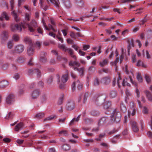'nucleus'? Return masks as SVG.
Wrapping results in <instances>:
<instances>
[{
  "mask_svg": "<svg viewBox=\"0 0 152 152\" xmlns=\"http://www.w3.org/2000/svg\"><path fill=\"white\" fill-rule=\"evenodd\" d=\"M26 26H27L28 30L31 32H34L36 31V28L38 26L37 22L35 20H33L29 24L25 23L24 24L21 23L19 25L12 24L11 25V28L12 31H15L17 30L20 31L22 28H25Z\"/></svg>",
  "mask_w": 152,
  "mask_h": 152,
  "instance_id": "obj_1",
  "label": "nucleus"
},
{
  "mask_svg": "<svg viewBox=\"0 0 152 152\" xmlns=\"http://www.w3.org/2000/svg\"><path fill=\"white\" fill-rule=\"evenodd\" d=\"M111 111L112 113L111 116V120L113 122H119L121 117L120 113L116 109L111 110Z\"/></svg>",
  "mask_w": 152,
  "mask_h": 152,
  "instance_id": "obj_2",
  "label": "nucleus"
},
{
  "mask_svg": "<svg viewBox=\"0 0 152 152\" xmlns=\"http://www.w3.org/2000/svg\"><path fill=\"white\" fill-rule=\"evenodd\" d=\"M75 107V103L72 100H69L68 101L65 106L66 109L68 111L73 110Z\"/></svg>",
  "mask_w": 152,
  "mask_h": 152,
  "instance_id": "obj_3",
  "label": "nucleus"
},
{
  "mask_svg": "<svg viewBox=\"0 0 152 152\" xmlns=\"http://www.w3.org/2000/svg\"><path fill=\"white\" fill-rule=\"evenodd\" d=\"M25 49L24 46L22 44H20L16 45L14 47V52L20 54L22 53Z\"/></svg>",
  "mask_w": 152,
  "mask_h": 152,
  "instance_id": "obj_4",
  "label": "nucleus"
},
{
  "mask_svg": "<svg viewBox=\"0 0 152 152\" xmlns=\"http://www.w3.org/2000/svg\"><path fill=\"white\" fill-rule=\"evenodd\" d=\"M130 109L128 111V116L129 117L130 114H131L132 116H134L136 111V108L135 106V104L134 102H131L130 104Z\"/></svg>",
  "mask_w": 152,
  "mask_h": 152,
  "instance_id": "obj_5",
  "label": "nucleus"
},
{
  "mask_svg": "<svg viewBox=\"0 0 152 152\" xmlns=\"http://www.w3.org/2000/svg\"><path fill=\"white\" fill-rule=\"evenodd\" d=\"M127 80H130V82L132 83L133 84H134L135 86H137V83L135 82H134L132 78V77L130 75L129 77H127V78H126V80L124 79L123 80V82L122 83V85L123 86H129L130 85L128 83L127 81Z\"/></svg>",
  "mask_w": 152,
  "mask_h": 152,
  "instance_id": "obj_6",
  "label": "nucleus"
},
{
  "mask_svg": "<svg viewBox=\"0 0 152 152\" xmlns=\"http://www.w3.org/2000/svg\"><path fill=\"white\" fill-rule=\"evenodd\" d=\"M15 101V96L13 94H9L6 98V101L7 104H12Z\"/></svg>",
  "mask_w": 152,
  "mask_h": 152,
  "instance_id": "obj_7",
  "label": "nucleus"
},
{
  "mask_svg": "<svg viewBox=\"0 0 152 152\" xmlns=\"http://www.w3.org/2000/svg\"><path fill=\"white\" fill-rule=\"evenodd\" d=\"M130 124L133 131L135 132H137L139 129L137 122L132 120L130 121Z\"/></svg>",
  "mask_w": 152,
  "mask_h": 152,
  "instance_id": "obj_8",
  "label": "nucleus"
},
{
  "mask_svg": "<svg viewBox=\"0 0 152 152\" xmlns=\"http://www.w3.org/2000/svg\"><path fill=\"white\" fill-rule=\"evenodd\" d=\"M46 52L42 51L41 53L39 58L40 61L43 63H45L47 61V58L45 56L47 55Z\"/></svg>",
  "mask_w": 152,
  "mask_h": 152,
  "instance_id": "obj_9",
  "label": "nucleus"
},
{
  "mask_svg": "<svg viewBox=\"0 0 152 152\" xmlns=\"http://www.w3.org/2000/svg\"><path fill=\"white\" fill-rule=\"evenodd\" d=\"M40 94V91L39 89H35L32 92L31 95V98L35 99L37 98Z\"/></svg>",
  "mask_w": 152,
  "mask_h": 152,
  "instance_id": "obj_10",
  "label": "nucleus"
},
{
  "mask_svg": "<svg viewBox=\"0 0 152 152\" xmlns=\"http://www.w3.org/2000/svg\"><path fill=\"white\" fill-rule=\"evenodd\" d=\"M34 48L33 46L29 45L27 48V53L29 56H32L34 52Z\"/></svg>",
  "mask_w": 152,
  "mask_h": 152,
  "instance_id": "obj_11",
  "label": "nucleus"
},
{
  "mask_svg": "<svg viewBox=\"0 0 152 152\" xmlns=\"http://www.w3.org/2000/svg\"><path fill=\"white\" fill-rule=\"evenodd\" d=\"M88 93H85L84 95L82 96V95L79 96L78 99V102H81L82 98H83V104H85L86 103L88 97Z\"/></svg>",
  "mask_w": 152,
  "mask_h": 152,
  "instance_id": "obj_12",
  "label": "nucleus"
},
{
  "mask_svg": "<svg viewBox=\"0 0 152 152\" xmlns=\"http://www.w3.org/2000/svg\"><path fill=\"white\" fill-rule=\"evenodd\" d=\"M111 79L109 76L105 77L101 80V82L104 85H108L110 83Z\"/></svg>",
  "mask_w": 152,
  "mask_h": 152,
  "instance_id": "obj_13",
  "label": "nucleus"
},
{
  "mask_svg": "<svg viewBox=\"0 0 152 152\" xmlns=\"http://www.w3.org/2000/svg\"><path fill=\"white\" fill-rule=\"evenodd\" d=\"M107 118L105 117H103L99 120L98 124L99 126H102L104 125L107 122Z\"/></svg>",
  "mask_w": 152,
  "mask_h": 152,
  "instance_id": "obj_14",
  "label": "nucleus"
},
{
  "mask_svg": "<svg viewBox=\"0 0 152 152\" xmlns=\"http://www.w3.org/2000/svg\"><path fill=\"white\" fill-rule=\"evenodd\" d=\"M56 78L57 79V83L59 84V87L60 88L63 89L65 86L64 83H65L62 82L61 81H60V77L59 75L57 74L56 75Z\"/></svg>",
  "mask_w": 152,
  "mask_h": 152,
  "instance_id": "obj_15",
  "label": "nucleus"
},
{
  "mask_svg": "<svg viewBox=\"0 0 152 152\" xmlns=\"http://www.w3.org/2000/svg\"><path fill=\"white\" fill-rule=\"evenodd\" d=\"M24 124L23 123H19L15 126V130L16 131H18L19 130L23 129L24 128Z\"/></svg>",
  "mask_w": 152,
  "mask_h": 152,
  "instance_id": "obj_16",
  "label": "nucleus"
},
{
  "mask_svg": "<svg viewBox=\"0 0 152 152\" xmlns=\"http://www.w3.org/2000/svg\"><path fill=\"white\" fill-rule=\"evenodd\" d=\"M128 45L127 47V51L128 54L129 55V51L131 48V47H134V44L133 40L132 39L131 40H129L128 41Z\"/></svg>",
  "mask_w": 152,
  "mask_h": 152,
  "instance_id": "obj_17",
  "label": "nucleus"
},
{
  "mask_svg": "<svg viewBox=\"0 0 152 152\" xmlns=\"http://www.w3.org/2000/svg\"><path fill=\"white\" fill-rule=\"evenodd\" d=\"M72 58H73L74 60H77V58L76 56L74 55L73 50L70 48H68L66 50V51Z\"/></svg>",
  "mask_w": 152,
  "mask_h": 152,
  "instance_id": "obj_18",
  "label": "nucleus"
},
{
  "mask_svg": "<svg viewBox=\"0 0 152 152\" xmlns=\"http://www.w3.org/2000/svg\"><path fill=\"white\" fill-rule=\"evenodd\" d=\"M8 85V82L6 80H3L0 82V88H4Z\"/></svg>",
  "mask_w": 152,
  "mask_h": 152,
  "instance_id": "obj_19",
  "label": "nucleus"
},
{
  "mask_svg": "<svg viewBox=\"0 0 152 152\" xmlns=\"http://www.w3.org/2000/svg\"><path fill=\"white\" fill-rule=\"evenodd\" d=\"M69 75L68 72L64 75H63L62 76L61 81L62 82L66 83L68 80Z\"/></svg>",
  "mask_w": 152,
  "mask_h": 152,
  "instance_id": "obj_20",
  "label": "nucleus"
},
{
  "mask_svg": "<svg viewBox=\"0 0 152 152\" xmlns=\"http://www.w3.org/2000/svg\"><path fill=\"white\" fill-rule=\"evenodd\" d=\"M50 2L57 8H59L60 6V2L59 0H49ZM48 1V0H47Z\"/></svg>",
  "mask_w": 152,
  "mask_h": 152,
  "instance_id": "obj_21",
  "label": "nucleus"
},
{
  "mask_svg": "<svg viewBox=\"0 0 152 152\" xmlns=\"http://www.w3.org/2000/svg\"><path fill=\"white\" fill-rule=\"evenodd\" d=\"M25 61V58L23 56L18 57L16 59V62L18 63L22 64Z\"/></svg>",
  "mask_w": 152,
  "mask_h": 152,
  "instance_id": "obj_22",
  "label": "nucleus"
},
{
  "mask_svg": "<svg viewBox=\"0 0 152 152\" xmlns=\"http://www.w3.org/2000/svg\"><path fill=\"white\" fill-rule=\"evenodd\" d=\"M111 103L109 101H106L104 102V108L105 109H108L109 110H111V109L110 108V107L111 105Z\"/></svg>",
  "mask_w": 152,
  "mask_h": 152,
  "instance_id": "obj_23",
  "label": "nucleus"
},
{
  "mask_svg": "<svg viewBox=\"0 0 152 152\" xmlns=\"http://www.w3.org/2000/svg\"><path fill=\"white\" fill-rule=\"evenodd\" d=\"M75 61H71L69 63V65L70 66H72L74 65L75 66L77 67H79L80 66V64L78 62L76 61V60H75Z\"/></svg>",
  "mask_w": 152,
  "mask_h": 152,
  "instance_id": "obj_24",
  "label": "nucleus"
},
{
  "mask_svg": "<svg viewBox=\"0 0 152 152\" xmlns=\"http://www.w3.org/2000/svg\"><path fill=\"white\" fill-rule=\"evenodd\" d=\"M48 98V95L46 94L42 95L41 98V101L42 103H44L47 102Z\"/></svg>",
  "mask_w": 152,
  "mask_h": 152,
  "instance_id": "obj_25",
  "label": "nucleus"
},
{
  "mask_svg": "<svg viewBox=\"0 0 152 152\" xmlns=\"http://www.w3.org/2000/svg\"><path fill=\"white\" fill-rule=\"evenodd\" d=\"M4 18H5V20H7L9 19V17L8 16L7 13L5 12H4L2 14L1 16L0 17V20H3Z\"/></svg>",
  "mask_w": 152,
  "mask_h": 152,
  "instance_id": "obj_26",
  "label": "nucleus"
},
{
  "mask_svg": "<svg viewBox=\"0 0 152 152\" xmlns=\"http://www.w3.org/2000/svg\"><path fill=\"white\" fill-rule=\"evenodd\" d=\"M145 93L148 100L152 102V94L149 91L146 90L145 91Z\"/></svg>",
  "mask_w": 152,
  "mask_h": 152,
  "instance_id": "obj_27",
  "label": "nucleus"
},
{
  "mask_svg": "<svg viewBox=\"0 0 152 152\" xmlns=\"http://www.w3.org/2000/svg\"><path fill=\"white\" fill-rule=\"evenodd\" d=\"M108 63V60L107 59H105L103 60L102 61L100 62L99 65L101 67H103L104 66L107 65Z\"/></svg>",
  "mask_w": 152,
  "mask_h": 152,
  "instance_id": "obj_28",
  "label": "nucleus"
},
{
  "mask_svg": "<svg viewBox=\"0 0 152 152\" xmlns=\"http://www.w3.org/2000/svg\"><path fill=\"white\" fill-rule=\"evenodd\" d=\"M80 116L81 115H80L78 116L77 118H73L69 123V125H72L74 124L75 121H78L80 119Z\"/></svg>",
  "mask_w": 152,
  "mask_h": 152,
  "instance_id": "obj_29",
  "label": "nucleus"
},
{
  "mask_svg": "<svg viewBox=\"0 0 152 152\" xmlns=\"http://www.w3.org/2000/svg\"><path fill=\"white\" fill-rule=\"evenodd\" d=\"M53 77L52 76H49L46 80V84L47 86L51 84L53 80Z\"/></svg>",
  "mask_w": 152,
  "mask_h": 152,
  "instance_id": "obj_30",
  "label": "nucleus"
},
{
  "mask_svg": "<svg viewBox=\"0 0 152 152\" xmlns=\"http://www.w3.org/2000/svg\"><path fill=\"white\" fill-rule=\"evenodd\" d=\"M62 149L65 151H67L70 149V146L68 144H65L62 145Z\"/></svg>",
  "mask_w": 152,
  "mask_h": 152,
  "instance_id": "obj_31",
  "label": "nucleus"
},
{
  "mask_svg": "<svg viewBox=\"0 0 152 152\" xmlns=\"http://www.w3.org/2000/svg\"><path fill=\"white\" fill-rule=\"evenodd\" d=\"M24 41L26 43L29 45H32V40L31 39L28 37H26L24 38Z\"/></svg>",
  "mask_w": 152,
  "mask_h": 152,
  "instance_id": "obj_32",
  "label": "nucleus"
},
{
  "mask_svg": "<svg viewBox=\"0 0 152 152\" xmlns=\"http://www.w3.org/2000/svg\"><path fill=\"white\" fill-rule=\"evenodd\" d=\"M117 94V93L116 91L112 90L110 91L109 94V96L110 98H114L116 96Z\"/></svg>",
  "mask_w": 152,
  "mask_h": 152,
  "instance_id": "obj_33",
  "label": "nucleus"
},
{
  "mask_svg": "<svg viewBox=\"0 0 152 152\" xmlns=\"http://www.w3.org/2000/svg\"><path fill=\"white\" fill-rule=\"evenodd\" d=\"M76 3L80 7H83L84 4L83 0H75Z\"/></svg>",
  "mask_w": 152,
  "mask_h": 152,
  "instance_id": "obj_34",
  "label": "nucleus"
},
{
  "mask_svg": "<svg viewBox=\"0 0 152 152\" xmlns=\"http://www.w3.org/2000/svg\"><path fill=\"white\" fill-rule=\"evenodd\" d=\"M45 114L43 113H39L35 116V118L38 119H41L44 117Z\"/></svg>",
  "mask_w": 152,
  "mask_h": 152,
  "instance_id": "obj_35",
  "label": "nucleus"
},
{
  "mask_svg": "<svg viewBox=\"0 0 152 152\" xmlns=\"http://www.w3.org/2000/svg\"><path fill=\"white\" fill-rule=\"evenodd\" d=\"M63 3L64 4L65 6L67 8H69L71 6L70 0H65L63 1Z\"/></svg>",
  "mask_w": 152,
  "mask_h": 152,
  "instance_id": "obj_36",
  "label": "nucleus"
},
{
  "mask_svg": "<svg viewBox=\"0 0 152 152\" xmlns=\"http://www.w3.org/2000/svg\"><path fill=\"white\" fill-rule=\"evenodd\" d=\"M34 72L37 74V76L38 77H39L41 76V72L38 69H34Z\"/></svg>",
  "mask_w": 152,
  "mask_h": 152,
  "instance_id": "obj_37",
  "label": "nucleus"
},
{
  "mask_svg": "<svg viewBox=\"0 0 152 152\" xmlns=\"http://www.w3.org/2000/svg\"><path fill=\"white\" fill-rule=\"evenodd\" d=\"M76 84L77 86V88L79 90L81 89L83 87V84L80 83L79 80L76 81Z\"/></svg>",
  "mask_w": 152,
  "mask_h": 152,
  "instance_id": "obj_38",
  "label": "nucleus"
},
{
  "mask_svg": "<svg viewBox=\"0 0 152 152\" xmlns=\"http://www.w3.org/2000/svg\"><path fill=\"white\" fill-rule=\"evenodd\" d=\"M39 4H40L41 8H43L46 5L45 0H39Z\"/></svg>",
  "mask_w": 152,
  "mask_h": 152,
  "instance_id": "obj_39",
  "label": "nucleus"
},
{
  "mask_svg": "<svg viewBox=\"0 0 152 152\" xmlns=\"http://www.w3.org/2000/svg\"><path fill=\"white\" fill-rule=\"evenodd\" d=\"M119 60V58H116L115 60L113 62H111L110 63V64L112 66L114 65L116 68V70H117V66H116V64L118 62Z\"/></svg>",
  "mask_w": 152,
  "mask_h": 152,
  "instance_id": "obj_40",
  "label": "nucleus"
},
{
  "mask_svg": "<svg viewBox=\"0 0 152 152\" xmlns=\"http://www.w3.org/2000/svg\"><path fill=\"white\" fill-rule=\"evenodd\" d=\"M136 65L137 66H142L143 67H146V65H145L143 64V62L140 60H139L136 64Z\"/></svg>",
  "mask_w": 152,
  "mask_h": 152,
  "instance_id": "obj_41",
  "label": "nucleus"
},
{
  "mask_svg": "<svg viewBox=\"0 0 152 152\" xmlns=\"http://www.w3.org/2000/svg\"><path fill=\"white\" fill-rule=\"evenodd\" d=\"M120 107L121 110L122 112L124 113L126 111V107L123 104H121Z\"/></svg>",
  "mask_w": 152,
  "mask_h": 152,
  "instance_id": "obj_42",
  "label": "nucleus"
},
{
  "mask_svg": "<svg viewBox=\"0 0 152 152\" xmlns=\"http://www.w3.org/2000/svg\"><path fill=\"white\" fill-rule=\"evenodd\" d=\"M91 115L93 116H96L98 115H99L100 114L99 112L97 111H96V110H92L91 112Z\"/></svg>",
  "mask_w": 152,
  "mask_h": 152,
  "instance_id": "obj_43",
  "label": "nucleus"
},
{
  "mask_svg": "<svg viewBox=\"0 0 152 152\" xmlns=\"http://www.w3.org/2000/svg\"><path fill=\"white\" fill-rule=\"evenodd\" d=\"M55 115H51L50 116L44 119V121H48L52 120L55 117Z\"/></svg>",
  "mask_w": 152,
  "mask_h": 152,
  "instance_id": "obj_44",
  "label": "nucleus"
},
{
  "mask_svg": "<svg viewBox=\"0 0 152 152\" xmlns=\"http://www.w3.org/2000/svg\"><path fill=\"white\" fill-rule=\"evenodd\" d=\"M137 78L138 81L140 82H142V77L140 73H138L137 76Z\"/></svg>",
  "mask_w": 152,
  "mask_h": 152,
  "instance_id": "obj_45",
  "label": "nucleus"
},
{
  "mask_svg": "<svg viewBox=\"0 0 152 152\" xmlns=\"http://www.w3.org/2000/svg\"><path fill=\"white\" fill-rule=\"evenodd\" d=\"M59 48L62 49L63 51H66L68 48L66 47L65 45L64 44L60 45L58 46Z\"/></svg>",
  "mask_w": 152,
  "mask_h": 152,
  "instance_id": "obj_46",
  "label": "nucleus"
},
{
  "mask_svg": "<svg viewBox=\"0 0 152 152\" xmlns=\"http://www.w3.org/2000/svg\"><path fill=\"white\" fill-rule=\"evenodd\" d=\"M63 98L64 95H61L59 98L58 102V105H61L62 104Z\"/></svg>",
  "mask_w": 152,
  "mask_h": 152,
  "instance_id": "obj_47",
  "label": "nucleus"
},
{
  "mask_svg": "<svg viewBox=\"0 0 152 152\" xmlns=\"http://www.w3.org/2000/svg\"><path fill=\"white\" fill-rule=\"evenodd\" d=\"M13 42L12 41H9L7 43V46L8 48L10 49H11L13 46Z\"/></svg>",
  "mask_w": 152,
  "mask_h": 152,
  "instance_id": "obj_48",
  "label": "nucleus"
},
{
  "mask_svg": "<svg viewBox=\"0 0 152 152\" xmlns=\"http://www.w3.org/2000/svg\"><path fill=\"white\" fill-rule=\"evenodd\" d=\"M99 82L97 78L95 79L94 81V85L95 86H98L99 85Z\"/></svg>",
  "mask_w": 152,
  "mask_h": 152,
  "instance_id": "obj_49",
  "label": "nucleus"
},
{
  "mask_svg": "<svg viewBox=\"0 0 152 152\" xmlns=\"http://www.w3.org/2000/svg\"><path fill=\"white\" fill-rule=\"evenodd\" d=\"M118 78L117 80V83L118 84V87L119 88H120V83L121 82V81L122 79L120 76V74H118Z\"/></svg>",
  "mask_w": 152,
  "mask_h": 152,
  "instance_id": "obj_50",
  "label": "nucleus"
},
{
  "mask_svg": "<svg viewBox=\"0 0 152 152\" xmlns=\"http://www.w3.org/2000/svg\"><path fill=\"white\" fill-rule=\"evenodd\" d=\"M12 14L15 20L17 22L19 20V19L18 18L17 14L15 11H14L12 12Z\"/></svg>",
  "mask_w": 152,
  "mask_h": 152,
  "instance_id": "obj_51",
  "label": "nucleus"
},
{
  "mask_svg": "<svg viewBox=\"0 0 152 152\" xmlns=\"http://www.w3.org/2000/svg\"><path fill=\"white\" fill-rule=\"evenodd\" d=\"M88 70L90 72H94L95 71L96 67L93 66H91L89 67Z\"/></svg>",
  "mask_w": 152,
  "mask_h": 152,
  "instance_id": "obj_52",
  "label": "nucleus"
},
{
  "mask_svg": "<svg viewBox=\"0 0 152 152\" xmlns=\"http://www.w3.org/2000/svg\"><path fill=\"white\" fill-rule=\"evenodd\" d=\"M2 36L4 39H7L8 37V33L6 31H4L3 33Z\"/></svg>",
  "mask_w": 152,
  "mask_h": 152,
  "instance_id": "obj_53",
  "label": "nucleus"
},
{
  "mask_svg": "<svg viewBox=\"0 0 152 152\" xmlns=\"http://www.w3.org/2000/svg\"><path fill=\"white\" fill-rule=\"evenodd\" d=\"M13 40L15 42L18 41L19 40V37L18 36L17 34L14 35L12 37Z\"/></svg>",
  "mask_w": 152,
  "mask_h": 152,
  "instance_id": "obj_54",
  "label": "nucleus"
},
{
  "mask_svg": "<svg viewBox=\"0 0 152 152\" xmlns=\"http://www.w3.org/2000/svg\"><path fill=\"white\" fill-rule=\"evenodd\" d=\"M59 134H63L65 136H66L68 135L67 131L65 130H63L60 131L59 132Z\"/></svg>",
  "mask_w": 152,
  "mask_h": 152,
  "instance_id": "obj_55",
  "label": "nucleus"
},
{
  "mask_svg": "<svg viewBox=\"0 0 152 152\" xmlns=\"http://www.w3.org/2000/svg\"><path fill=\"white\" fill-rule=\"evenodd\" d=\"M148 108L146 107H143V109L142 110L143 113L145 114H147L148 113Z\"/></svg>",
  "mask_w": 152,
  "mask_h": 152,
  "instance_id": "obj_56",
  "label": "nucleus"
},
{
  "mask_svg": "<svg viewBox=\"0 0 152 152\" xmlns=\"http://www.w3.org/2000/svg\"><path fill=\"white\" fill-rule=\"evenodd\" d=\"M145 79L146 80L148 83H149L151 80L150 77L148 75H145Z\"/></svg>",
  "mask_w": 152,
  "mask_h": 152,
  "instance_id": "obj_57",
  "label": "nucleus"
},
{
  "mask_svg": "<svg viewBox=\"0 0 152 152\" xmlns=\"http://www.w3.org/2000/svg\"><path fill=\"white\" fill-rule=\"evenodd\" d=\"M146 16H145V18L142 20L140 21V22L141 23L140 24V25H143L144 23L147 21V19L145 18Z\"/></svg>",
  "mask_w": 152,
  "mask_h": 152,
  "instance_id": "obj_58",
  "label": "nucleus"
},
{
  "mask_svg": "<svg viewBox=\"0 0 152 152\" xmlns=\"http://www.w3.org/2000/svg\"><path fill=\"white\" fill-rule=\"evenodd\" d=\"M78 71L81 73L80 75V76H82L84 75V68H79Z\"/></svg>",
  "mask_w": 152,
  "mask_h": 152,
  "instance_id": "obj_59",
  "label": "nucleus"
},
{
  "mask_svg": "<svg viewBox=\"0 0 152 152\" xmlns=\"http://www.w3.org/2000/svg\"><path fill=\"white\" fill-rule=\"evenodd\" d=\"M42 23L44 27H45V29L47 30L50 31V29L48 28V27L46 26V23H45V20L43 18H42Z\"/></svg>",
  "mask_w": 152,
  "mask_h": 152,
  "instance_id": "obj_60",
  "label": "nucleus"
},
{
  "mask_svg": "<svg viewBox=\"0 0 152 152\" xmlns=\"http://www.w3.org/2000/svg\"><path fill=\"white\" fill-rule=\"evenodd\" d=\"M13 114H12L11 112L8 113V115L6 117V119H8L9 118H12V117Z\"/></svg>",
  "mask_w": 152,
  "mask_h": 152,
  "instance_id": "obj_61",
  "label": "nucleus"
},
{
  "mask_svg": "<svg viewBox=\"0 0 152 152\" xmlns=\"http://www.w3.org/2000/svg\"><path fill=\"white\" fill-rule=\"evenodd\" d=\"M9 65L7 63H5L4 64L2 67L1 68L3 69H7Z\"/></svg>",
  "mask_w": 152,
  "mask_h": 152,
  "instance_id": "obj_62",
  "label": "nucleus"
},
{
  "mask_svg": "<svg viewBox=\"0 0 152 152\" xmlns=\"http://www.w3.org/2000/svg\"><path fill=\"white\" fill-rule=\"evenodd\" d=\"M41 46V43L39 41H37L36 43V47L38 49H39Z\"/></svg>",
  "mask_w": 152,
  "mask_h": 152,
  "instance_id": "obj_63",
  "label": "nucleus"
},
{
  "mask_svg": "<svg viewBox=\"0 0 152 152\" xmlns=\"http://www.w3.org/2000/svg\"><path fill=\"white\" fill-rule=\"evenodd\" d=\"M38 85L39 87H43L44 85V83L42 81H40L38 82Z\"/></svg>",
  "mask_w": 152,
  "mask_h": 152,
  "instance_id": "obj_64",
  "label": "nucleus"
}]
</instances>
